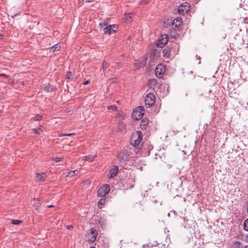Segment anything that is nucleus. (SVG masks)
<instances>
[{
  "label": "nucleus",
  "instance_id": "nucleus-20",
  "mask_svg": "<svg viewBox=\"0 0 248 248\" xmlns=\"http://www.w3.org/2000/svg\"><path fill=\"white\" fill-rule=\"evenodd\" d=\"M78 170H71L69 172H68L67 174L68 176H73L74 175H77L78 173Z\"/></svg>",
  "mask_w": 248,
  "mask_h": 248
},
{
  "label": "nucleus",
  "instance_id": "nucleus-19",
  "mask_svg": "<svg viewBox=\"0 0 248 248\" xmlns=\"http://www.w3.org/2000/svg\"><path fill=\"white\" fill-rule=\"evenodd\" d=\"M43 132V130L41 127L38 128L33 129V133L37 134H40Z\"/></svg>",
  "mask_w": 248,
  "mask_h": 248
},
{
  "label": "nucleus",
  "instance_id": "nucleus-34",
  "mask_svg": "<svg viewBox=\"0 0 248 248\" xmlns=\"http://www.w3.org/2000/svg\"><path fill=\"white\" fill-rule=\"evenodd\" d=\"M107 65V63L104 61V62L102 63L103 68L104 69L105 67H106V66Z\"/></svg>",
  "mask_w": 248,
  "mask_h": 248
},
{
  "label": "nucleus",
  "instance_id": "nucleus-5",
  "mask_svg": "<svg viewBox=\"0 0 248 248\" xmlns=\"http://www.w3.org/2000/svg\"><path fill=\"white\" fill-rule=\"evenodd\" d=\"M110 191V186L108 184H105L102 186L100 187L98 190L97 194L98 196L103 197L105 196L106 194L108 193Z\"/></svg>",
  "mask_w": 248,
  "mask_h": 248
},
{
  "label": "nucleus",
  "instance_id": "nucleus-36",
  "mask_svg": "<svg viewBox=\"0 0 248 248\" xmlns=\"http://www.w3.org/2000/svg\"><path fill=\"white\" fill-rule=\"evenodd\" d=\"M143 248H149L150 246L149 245H144L143 246Z\"/></svg>",
  "mask_w": 248,
  "mask_h": 248
},
{
  "label": "nucleus",
  "instance_id": "nucleus-28",
  "mask_svg": "<svg viewBox=\"0 0 248 248\" xmlns=\"http://www.w3.org/2000/svg\"><path fill=\"white\" fill-rule=\"evenodd\" d=\"M108 110L114 111L116 109L117 107L115 105H111L110 106H108Z\"/></svg>",
  "mask_w": 248,
  "mask_h": 248
},
{
  "label": "nucleus",
  "instance_id": "nucleus-41",
  "mask_svg": "<svg viewBox=\"0 0 248 248\" xmlns=\"http://www.w3.org/2000/svg\"><path fill=\"white\" fill-rule=\"evenodd\" d=\"M48 206L49 207H53V205H48Z\"/></svg>",
  "mask_w": 248,
  "mask_h": 248
},
{
  "label": "nucleus",
  "instance_id": "nucleus-40",
  "mask_svg": "<svg viewBox=\"0 0 248 248\" xmlns=\"http://www.w3.org/2000/svg\"><path fill=\"white\" fill-rule=\"evenodd\" d=\"M1 75L2 76L7 77V76L5 74H2Z\"/></svg>",
  "mask_w": 248,
  "mask_h": 248
},
{
  "label": "nucleus",
  "instance_id": "nucleus-38",
  "mask_svg": "<svg viewBox=\"0 0 248 248\" xmlns=\"http://www.w3.org/2000/svg\"><path fill=\"white\" fill-rule=\"evenodd\" d=\"M128 15H129V17L130 18L132 17V13H129Z\"/></svg>",
  "mask_w": 248,
  "mask_h": 248
},
{
  "label": "nucleus",
  "instance_id": "nucleus-31",
  "mask_svg": "<svg viewBox=\"0 0 248 248\" xmlns=\"http://www.w3.org/2000/svg\"><path fill=\"white\" fill-rule=\"evenodd\" d=\"M150 0H141L140 2L143 4L148 3Z\"/></svg>",
  "mask_w": 248,
  "mask_h": 248
},
{
  "label": "nucleus",
  "instance_id": "nucleus-18",
  "mask_svg": "<svg viewBox=\"0 0 248 248\" xmlns=\"http://www.w3.org/2000/svg\"><path fill=\"white\" fill-rule=\"evenodd\" d=\"M60 47V46L58 44H55L54 46H52L51 47L50 50L52 52H55L59 50Z\"/></svg>",
  "mask_w": 248,
  "mask_h": 248
},
{
  "label": "nucleus",
  "instance_id": "nucleus-29",
  "mask_svg": "<svg viewBox=\"0 0 248 248\" xmlns=\"http://www.w3.org/2000/svg\"><path fill=\"white\" fill-rule=\"evenodd\" d=\"M63 159V157H55L53 159V160L55 161V162H58Z\"/></svg>",
  "mask_w": 248,
  "mask_h": 248
},
{
  "label": "nucleus",
  "instance_id": "nucleus-37",
  "mask_svg": "<svg viewBox=\"0 0 248 248\" xmlns=\"http://www.w3.org/2000/svg\"><path fill=\"white\" fill-rule=\"evenodd\" d=\"M151 248H159L158 246H152Z\"/></svg>",
  "mask_w": 248,
  "mask_h": 248
},
{
  "label": "nucleus",
  "instance_id": "nucleus-10",
  "mask_svg": "<svg viewBox=\"0 0 248 248\" xmlns=\"http://www.w3.org/2000/svg\"><path fill=\"white\" fill-rule=\"evenodd\" d=\"M148 54L144 55L142 58L140 59V62H136L135 63V65L136 66L137 68H140V67H144L146 65V62L148 59Z\"/></svg>",
  "mask_w": 248,
  "mask_h": 248
},
{
  "label": "nucleus",
  "instance_id": "nucleus-39",
  "mask_svg": "<svg viewBox=\"0 0 248 248\" xmlns=\"http://www.w3.org/2000/svg\"><path fill=\"white\" fill-rule=\"evenodd\" d=\"M71 227H72V226H71V225H69V226H67V228L68 229H70Z\"/></svg>",
  "mask_w": 248,
  "mask_h": 248
},
{
  "label": "nucleus",
  "instance_id": "nucleus-30",
  "mask_svg": "<svg viewBox=\"0 0 248 248\" xmlns=\"http://www.w3.org/2000/svg\"><path fill=\"white\" fill-rule=\"evenodd\" d=\"M42 116L41 115H36L34 117V119L35 120V121H38V120H41L42 119Z\"/></svg>",
  "mask_w": 248,
  "mask_h": 248
},
{
  "label": "nucleus",
  "instance_id": "nucleus-24",
  "mask_svg": "<svg viewBox=\"0 0 248 248\" xmlns=\"http://www.w3.org/2000/svg\"><path fill=\"white\" fill-rule=\"evenodd\" d=\"M113 63L114 64V66L117 68H119L122 66V63L121 62L115 61Z\"/></svg>",
  "mask_w": 248,
  "mask_h": 248
},
{
  "label": "nucleus",
  "instance_id": "nucleus-21",
  "mask_svg": "<svg viewBox=\"0 0 248 248\" xmlns=\"http://www.w3.org/2000/svg\"><path fill=\"white\" fill-rule=\"evenodd\" d=\"M74 75L72 74L71 72H68L66 74V78L69 79H72L73 78Z\"/></svg>",
  "mask_w": 248,
  "mask_h": 248
},
{
  "label": "nucleus",
  "instance_id": "nucleus-15",
  "mask_svg": "<svg viewBox=\"0 0 248 248\" xmlns=\"http://www.w3.org/2000/svg\"><path fill=\"white\" fill-rule=\"evenodd\" d=\"M44 90L47 92H51L56 90V88L51 85H48L44 87Z\"/></svg>",
  "mask_w": 248,
  "mask_h": 248
},
{
  "label": "nucleus",
  "instance_id": "nucleus-8",
  "mask_svg": "<svg viewBox=\"0 0 248 248\" xmlns=\"http://www.w3.org/2000/svg\"><path fill=\"white\" fill-rule=\"evenodd\" d=\"M128 152L127 150H124L120 152L118 155L117 157L120 161H125L127 160L129 157Z\"/></svg>",
  "mask_w": 248,
  "mask_h": 248
},
{
  "label": "nucleus",
  "instance_id": "nucleus-33",
  "mask_svg": "<svg viewBox=\"0 0 248 248\" xmlns=\"http://www.w3.org/2000/svg\"><path fill=\"white\" fill-rule=\"evenodd\" d=\"M74 135H75V134L72 133H69V134H64L62 135L64 136H71Z\"/></svg>",
  "mask_w": 248,
  "mask_h": 248
},
{
  "label": "nucleus",
  "instance_id": "nucleus-25",
  "mask_svg": "<svg viewBox=\"0 0 248 248\" xmlns=\"http://www.w3.org/2000/svg\"><path fill=\"white\" fill-rule=\"evenodd\" d=\"M125 127V125L123 123H121L119 124L118 130L122 131Z\"/></svg>",
  "mask_w": 248,
  "mask_h": 248
},
{
  "label": "nucleus",
  "instance_id": "nucleus-4",
  "mask_svg": "<svg viewBox=\"0 0 248 248\" xmlns=\"http://www.w3.org/2000/svg\"><path fill=\"white\" fill-rule=\"evenodd\" d=\"M166 71L165 66L161 64H158L155 69V74L158 78H162Z\"/></svg>",
  "mask_w": 248,
  "mask_h": 248
},
{
  "label": "nucleus",
  "instance_id": "nucleus-1",
  "mask_svg": "<svg viewBox=\"0 0 248 248\" xmlns=\"http://www.w3.org/2000/svg\"><path fill=\"white\" fill-rule=\"evenodd\" d=\"M142 133L138 131L133 134L131 139V144L134 147L140 145L142 139Z\"/></svg>",
  "mask_w": 248,
  "mask_h": 248
},
{
  "label": "nucleus",
  "instance_id": "nucleus-11",
  "mask_svg": "<svg viewBox=\"0 0 248 248\" xmlns=\"http://www.w3.org/2000/svg\"><path fill=\"white\" fill-rule=\"evenodd\" d=\"M118 171V166H114L111 170H110L108 174V178L109 179L114 177L117 174Z\"/></svg>",
  "mask_w": 248,
  "mask_h": 248
},
{
  "label": "nucleus",
  "instance_id": "nucleus-22",
  "mask_svg": "<svg viewBox=\"0 0 248 248\" xmlns=\"http://www.w3.org/2000/svg\"><path fill=\"white\" fill-rule=\"evenodd\" d=\"M244 229L245 231H248V218L246 219L243 223Z\"/></svg>",
  "mask_w": 248,
  "mask_h": 248
},
{
  "label": "nucleus",
  "instance_id": "nucleus-3",
  "mask_svg": "<svg viewBox=\"0 0 248 248\" xmlns=\"http://www.w3.org/2000/svg\"><path fill=\"white\" fill-rule=\"evenodd\" d=\"M190 11V4L187 2H184L178 8V13L179 15H184Z\"/></svg>",
  "mask_w": 248,
  "mask_h": 248
},
{
  "label": "nucleus",
  "instance_id": "nucleus-6",
  "mask_svg": "<svg viewBox=\"0 0 248 248\" xmlns=\"http://www.w3.org/2000/svg\"><path fill=\"white\" fill-rule=\"evenodd\" d=\"M168 40V35L166 34H163L161 35L160 38L158 40L157 45L160 47H162L167 43Z\"/></svg>",
  "mask_w": 248,
  "mask_h": 248
},
{
  "label": "nucleus",
  "instance_id": "nucleus-2",
  "mask_svg": "<svg viewBox=\"0 0 248 248\" xmlns=\"http://www.w3.org/2000/svg\"><path fill=\"white\" fill-rule=\"evenodd\" d=\"M155 95L153 93H149L145 98V106L147 108H151L155 104Z\"/></svg>",
  "mask_w": 248,
  "mask_h": 248
},
{
  "label": "nucleus",
  "instance_id": "nucleus-16",
  "mask_svg": "<svg viewBox=\"0 0 248 248\" xmlns=\"http://www.w3.org/2000/svg\"><path fill=\"white\" fill-rule=\"evenodd\" d=\"M143 115V114L140 113L139 110H135L133 113V115L137 120L141 119Z\"/></svg>",
  "mask_w": 248,
  "mask_h": 248
},
{
  "label": "nucleus",
  "instance_id": "nucleus-23",
  "mask_svg": "<svg viewBox=\"0 0 248 248\" xmlns=\"http://www.w3.org/2000/svg\"><path fill=\"white\" fill-rule=\"evenodd\" d=\"M94 157H95V155H94V156H92V155L86 156H85V159L87 161L92 162L93 160Z\"/></svg>",
  "mask_w": 248,
  "mask_h": 248
},
{
  "label": "nucleus",
  "instance_id": "nucleus-42",
  "mask_svg": "<svg viewBox=\"0 0 248 248\" xmlns=\"http://www.w3.org/2000/svg\"><path fill=\"white\" fill-rule=\"evenodd\" d=\"M1 113V111L0 110V113Z\"/></svg>",
  "mask_w": 248,
  "mask_h": 248
},
{
  "label": "nucleus",
  "instance_id": "nucleus-35",
  "mask_svg": "<svg viewBox=\"0 0 248 248\" xmlns=\"http://www.w3.org/2000/svg\"><path fill=\"white\" fill-rule=\"evenodd\" d=\"M89 80H86L83 82V84H84V85H87L89 83Z\"/></svg>",
  "mask_w": 248,
  "mask_h": 248
},
{
  "label": "nucleus",
  "instance_id": "nucleus-14",
  "mask_svg": "<svg viewBox=\"0 0 248 248\" xmlns=\"http://www.w3.org/2000/svg\"><path fill=\"white\" fill-rule=\"evenodd\" d=\"M171 51V49L170 46L166 47L163 50V55L164 57L169 58Z\"/></svg>",
  "mask_w": 248,
  "mask_h": 248
},
{
  "label": "nucleus",
  "instance_id": "nucleus-12",
  "mask_svg": "<svg viewBox=\"0 0 248 248\" xmlns=\"http://www.w3.org/2000/svg\"><path fill=\"white\" fill-rule=\"evenodd\" d=\"M182 23V21L181 18L177 17L173 20L172 26V27L176 28H179Z\"/></svg>",
  "mask_w": 248,
  "mask_h": 248
},
{
  "label": "nucleus",
  "instance_id": "nucleus-13",
  "mask_svg": "<svg viewBox=\"0 0 248 248\" xmlns=\"http://www.w3.org/2000/svg\"><path fill=\"white\" fill-rule=\"evenodd\" d=\"M36 181H44L46 177V175L44 173H42L41 174L36 173Z\"/></svg>",
  "mask_w": 248,
  "mask_h": 248
},
{
  "label": "nucleus",
  "instance_id": "nucleus-26",
  "mask_svg": "<svg viewBox=\"0 0 248 248\" xmlns=\"http://www.w3.org/2000/svg\"><path fill=\"white\" fill-rule=\"evenodd\" d=\"M136 110H139V111H140V113H141L143 114H144V108L142 106H140L138 107Z\"/></svg>",
  "mask_w": 248,
  "mask_h": 248
},
{
  "label": "nucleus",
  "instance_id": "nucleus-17",
  "mask_svg": "<svg viewBox=\"0 0 248 248\" xmlns=\"http://www.w3.org/2000/svg\"><path fill=\"white\" fill-rule=\"evenodd\" d=\"M106 202V198H101L98 202V206L99 208H102Z\"/></svg>",
  "mask_w": 248,
  "mask_h": 248
},
{
  "label": "nucleus",
  "instance_id": "nucleus-32",
  "mask_svg": "<svg viewBox=\"0 0 248 248\" xmlns=\"http://www.w3.org/2000/svg\"><path fill=\"white\" fill-rule=\"evenodd\" d=\"M147 123L145 121H142V124H141L144 127V128H145V127L147 126Z\"/></svg>",
  "mask_w": 248,
  "mask_h": 248
},
{
  "label": "nucleus",
  "instance_id": "nucleus-7",
  "mask_svg": "<svg viewBox=\"0 0 248 248\" xmlns=\"http://www.w3.org/2000/svg\"><path fill=\"white\" fill-rule=\"evenodd\" d=\"M104 26L105 27L103 28V31L105 33L110 34L115 32L117 29V26L116 25H107L106 24H104Z\"/></svg>",
  "mask_w": 248,
  "mask_h": 248
},
{
  "label": "nucleus",
  "instance_id": "nucleus-27",
  "mask_svg": "<svg viewBox=\"0 0 248 248\" xmlns=\"http://www.w3.org/2000/svg\"><path fill=\"white\" fill-rule=\"evenodd\" d=\"M22 222V221L19 220H12V224L14 225H18Z\"/></svg>",
  "mask_w": 248,
  "mask_h": 248
},
{
  "label": "nucleus",
  "instance_id": "nucleus-9",
  "mask_svg": "<svg viewBox=\"0 0 248 248\" xmlns=\"http://www.w3.org/2000/svg\"><path fill=\"white\" fill-rule=\"evenodd\" d=\"M97 234V232L95 229H91L88 234L89 241L92 243L94 242L96 239Z\"/></svg>",
  "mask_w": 248,
  "mask_h": 248
}]
</instances>
